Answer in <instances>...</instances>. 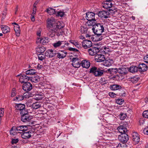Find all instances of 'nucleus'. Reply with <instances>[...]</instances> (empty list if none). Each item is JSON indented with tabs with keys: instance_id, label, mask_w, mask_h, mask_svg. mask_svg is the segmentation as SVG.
<instances>
[{
	"instance_id": "774afa93",
	"label": "nucleus",
	"mask_w": 148,
	"mask_h": 148,
	"mask_svg": "<svg viewBox=\"0 0 148 148\" xmlns=\"http://www.w3.org/2000/svg\"><path fill=\"white\" fill-rule=\"evenodd\" d=\"M122 145L120 143L117 146H116V148H122Z\"/></svg>"
},
{
	"instance_id": "2f4dec72",
	"label": "nucleus",
	"mask_w": 148,
	"mask_h": 148,
	"mask_svg": "<svg viewBox=\"0 0 148 148\" xmlns=\"http://www.w3.org/2000/svg\"><path fill=\"white\" fill-rule=\"evenodd\" d=\"M119 130H127L129 127L128 123L125 122L123 125H121L118 127Z\"/></svg>"
},
{
	"instance_id": "7ed1b4c3",
	"label": "nucleus",
	"mask_w": 148,
	"mask_h": 148,
	"mask_svg": "<svg viewBox=\"0 0 148 148\" xmlns=\"http://www.w3.org/2000/svg\"><path fill=\"white\" fill-rule=\"evenodd\" d=\"M121 133V134L119 136V139L121 142L125 143L127 142L129 139L128 135L126 134L127 130H123V131H120L118 130Z\"/></svg>"
},
{
	"instance_id": "aec40b11",
	"label": "nucleus",
	"mask_w": 148,
	"mask_h": 148,
	"mask_svg": "<svg viewBox=\"0 0 148 148\" xmlns=\"http://www.w3.org/2000/svg\"><path fill=\"white\" fill-rule=\"evenodd\" d=\"M128 69L124 67L118 68V73L120 74H125L128 72Z\"/></svg>"
},
{
	"instance_id": "b1692460",
	"label": "nucleus",
	"mask_w": 148,
	"mask_h": 148,
	"mask_svg": "<svg viewBox=\"0 0 148 148\" xmlns=\"http://www.w3.org/2000/svg\"><path fill=\"white\" fill-rule=\"evenodd\" d=\"M114 61L112 59L105 60V62L104 63V65L106 66H110L112 65Z\"/></svg>"
},
{
	"instance_id": "4be33fe9",
	"label": "nucleus",
	"mask_w": 148,
	"mask_h": 148,
	"mask_svg": "<svg viewBox=\"0 0 148 148\" xmlns=\"http://www.w3.org/2000/svg\"><path fill=\"white\" fill-rule=\"evenodd\" d=\"M49 32L47 33L48 36L52 37L54 36L56 34V30L55 29L49 28L48 29Z\"/></svg>"
},
{
	"instance_id": "9b49d317",
	"label": "nucleus",
	"mask_w": 148,
	"mask_h": 148,
	"mask_svg": "<svg viewBox=\"0 0 148 148\" xmlns=\"http://www.w3.org/2000/svg\"><path fill=\"white\" fill-rule=\"evenodd\" d=\"M105 60V57L103 55L98 54L95 56V61L96 62H101Z\"/></svg>"
},
{
	"instance_id": "5701e85b",
	"label": "nucleus",
	"mask_w": 148,
	"mask_h": 148,
	"mask_svg": "<svg viewBox=\"0 0 148 148\" xmlns=\"http://www.w3.org/2000/svg\"><path fill=\"white\" fill-rule=\"evenodd\" d=\"M1 29L4 34L7 33L9 32L10 30V29L8 27L4 25H1Z\"/></svg>"
},
{
	"instance_id": "58836bf2",
	"label": "nucleus",
	"mask_w": 148,
	"mask_h": 148,
	"mask_svg": "<svg viewBox=\"0 0 148 148\" xmlns=\"http://www.w3.org/2000/svg\"><path fill=\"white\" fill-rule=\"evenodd\" d=\"M24 99V97L22 95H18L14 99L16 101H22Z\"/></svg>"
},
{
	"instance_id": "9d476101",
	"label": "nucleus",
	"mask_w": 148,
	"mask_h": 148,
	"mask_svg": "<svg viewBox=\"0 0 148 148\" xmlns=\"http://www.w3.org/2000/svg\"><path fill=\"white\" fill-rule=\"evenodd\" d=\"M138 69L140 72H145L147 71L148 68V65L143 63L140 64L138 65Z\"/></svg>"
},
{
	"instance_id": "2eb2a0df",
	"label": "nucleus",
	"mask_w": 148,
	"mask_h": 148,
	"mask_svg": "<svg viewBox=\"0 0 148 148\" xmlns=\"http://www.w3.org/2000/svg\"><path fill=\"white\" fill-rule=\"evenodd\" d=\"M30 78V77H29L24 74H21L19 77V81L21 83H24L28 81Z\"/></svg>"
},
{
	"instance_id": "3c124183",
	"label": "nucleus",
	"mask_w": 148,
	"mask_h": 148,
	"mask_svg": "<svg viewBox=\"0 0 148 148\" xmlns=\"http://www.w3.org/2000/svg\"><path fill=\"white\" fill-rule=\"evenodd\" d=\"M16 91L15 88H13L12 90L11 96L12 97H14L16 95Z\"/></svg>"
},
{
	"instance_id": "338daca9",
	"label": "nucleus",
	"mask_w": 148,
	"mask_h": 148,
	"mask_svg": "<svg viewBox=\"0 0 148 148\" xmlns=\"http://www.w3.org/2000/svg\"><path fill=\"white\" fill-rule=\"evenodd\" d=\"M143 132L145 134L148 135V130H143Z\"/></svg>"
},
{
	"instance_id": "6ab92c4d",
	"label": "nucleus",
	"mask_w": 148,
	"mask_h": 148,
	"mask_svg": "<svg viewBox=\"0 0 148 148\" xmlns=\"http://www.w3.org/2000/svg\"><path fill=\"white\" fill-rule=\"evenodd\" d=\"M81 64L83 68L88 69L90 66V62L88 60H83L82 61Z\"/></svg>"
},
{
	"instance_id": "f8f14e48",
	"label": "nucleus",
	"mask_w": 148,
	"mask_h": 148,
	"mask_svg": "<svg viewBox=\"0 0 148 148\" xmlns=\"http://www.w3.org/2000/svg\"><path fill=\"white\" fill-rule=\"evenodd\" d=\"M56 28L54 29L56 30V34L57 36H59L64 34V33L62 29L63 26L62 25V24L59 26H57Z\"/></svg>"
},
{
	"instance_id": "a211bd4d",
	"label": "nucleus",
	"mask_w": 148,
	"mask_h": 148,
	"mask_svg": "<svg viewBox=\"0 0 148 148\" xmlns=\"http://www.w3.org/2000/svg\"><path fill=\"white\" fill-rule=\"evenodd\" d=\"M67 54V52L64 51H59L57 53H56V54H57V57L59 58H63L66 56Z\"/></svg>"
},
{
	"instance_id": "5fc2aeb1",
	"label": "nucleus",
	"mask_w": 148,
	"mask_h": 148,
	"mask_svg": "<svg viewBox=\"0 0 148 148\" xmlns=\"http://www.w3.org/2000/svg\"><path fill=\"white\" fill-rule=\"evenodd\" d=\"M109 95L112 97H116V94L113 92H110L109 94Z\"/></svg>"
},
{
	"instance_id": "79ce46f5",
	"label": "nucleus",
	"mask_w": 148,
	"mask_h": 148,
	"mask_svg": "<svg viewBox=\"0 0 148 148\" xmlns=\"http://www.w3.org/2000/svg\"><path fill=\"white\" fill-rule=\"evenodd\" d=\"M20 114L21 115H25L28 114V112L27 110L25 109V108L19 111Z\"/></svg>"
},
{
	"instance_id": "0eeeda50",
	"label": "nucleus",
	"mask_w": 148,
	"mask_h": 148,
	"mask_svg": "<svg viewBox=\"0 0 148 148\" xmlns=\"http://www.w3.org/2000/svg\"><path fill=\"white\" fill-rule=\"evenodd\" d=\"M32 116H30L29 114H26L21 116V120L25 123H27L29 122H32Z\"/></svg>"
},
{
	"instance_id": "423d86ee",
	"label": "nucleus",
	"mask_w": 148,
	"mask_h": 148,
	"mask_svg": "<svg viewBox=\"0 0 148 148\" xmlns=\"http://www.w3.org/2000/svg\"><path fill=\"white\" fill-rule=\"evenodd\" d=\"M72 64L75 68H79L81 65V63L77 58H73L72 60Z\"/></svg>"
},
{
	"instance_id": "4c0bfd02",
	"label": "nucleus",
	"mask_w": 148,
	"mask_h": 148,
	"mask_svg": "<svg viewBox=\"0 0 148 148\" xmlns=\"http://www.w3.org/2000/svg\"><path fill=\"white\" fill-rule=\"evenodd\" d=\"M38 59L39 60L42 61L46 58L45 55L43 54L40 53L38 55Z\"/></svg>"
},
{
	"instance_id": "de8ad7c7",
	"label": "nucleus",
	"mask_w": 148,
	"mask_h": 148,
	"mask_svg": "<svg viewBox=\"0 0 148 148\" xmlns=\"http://www.w3.org/2000/svg\"><path fill=\"white\" fill-rule=\"evenodd\" d=\"M42 96L38 94L36 95L35 97V99L37 100H40L42 99Z\"/></svg>"
},
{
	"instance_id": "4468645a",
	"label": "nucleus",
	"mask_w": 148,
	"mask_h": 148,
	"mask_svg": "<svg viewBox=\"0 0 148 148\" xmlns=\"http://www.w3.org/2000/svg\"><path fill=\"white\" fill-rule=\"evenodd\" d=\"M82 45L84 49H87L92 46V43L90 40H85L82 42Z\"/></svg>"
},
{
	"instance_id": "4d7b16f0",
	"label": "nucleus",
	"mask_w": 148,
	"mask_h": 148,
	"mask_svg": "<svg viewBox=\"0 0 148 148\" xmlns=\"http://www.w3.org/2000/svg\"><path fill=\"white\" fill-rule=\"evenodd\" d=\"M69 49L70 51H72L75 52H77L78 51V50L72 47H70L69 48Z\"/></svg>"
},
{
	"instance_id": "f3484780",
	"label": "nucleus",
	"mask_w": 148,
	"mask_h": 148,
	"mask_svg": "<svg viewBox=\"0 0 148 148\" xmlns=\"http://www.w3.org/2000/svg\"><path fill=\"white\" fill-rule=\"evenodd\" d=\"M95 14L92 12H88L86 13V18L88 21L93 20L95 18Z\"/></svg>"
},
{
	"instance_id": "09e8293b",
	"label": "nucleus",
	"mask_w": 148,
	"mask_h": 148,
	"mask_svg": "<svg viewBox=\"0 0 148 148\" xmlns=\"http://www.w3.org/2000/svg\"><path fill=\"white\" fill-rule=\"evenodd\" d=\"M108 71L111 72H112L115 73H118V68H115V69H109L108 70Z\"/></svg>"
},
{
	"instance_id": "1a4fd4ad",
	"label": "nucleus",
	"mask_w": 148,
	"mask_h": 148,
	"mask_svg": "<svg viewBox=\"0 0 148 148\" xmlns=\"http://www.w3.org/2000/svg\"><path fill=\"white\" fill-rule=\"evenodd\" d=\"M98 16L102 18H107L109 17V13L107 11H99L98 13Z\"/></svg>"
},
{
	"instance_id": "49530a36",
	"label": "nucleus",
	"mask_w": 148,
	"mask_h": 148,
	"mask_svg": "<svg viewBox=\"0 0 148 148\" xmlns=\"http://www.w3.org/2000/svg\"><path fill=\"white\" fill-rule=\"evenodd\" d=\"M40 107L39 104L34 103L32 105V107L34 109H36L39 108Z\"/></svg>"
},
{
	"instance_id": "393cba45",
	"label": "nucleus",
	"mask_w": 148,
	"mask_h": 148,
	"mask_svg": "<svg viewBox=\"0 0 148 148\" xmlns=\"http://www.w3.org/2000/svg\"><path fill=\"white\" fill-rule=\"evenodd\" d=\"M87 24L88 26H92V27H95V26L97 24L95 19L93 20L88 21Z\"/></svg>"
},
{
	"instance_id": "37998d69",
	"label": "nucleus",
	"mask_w": 148,
	"mask_h": 148,
	"mask_svg": "<svg viewBox=\"0 0 148 148\" xmlns=\"http://www.w3.org/2000/svg\"><path fill=\"white\" fill-rule=\"evenodd\" d=\"M120 119L121 120L125 119L127 117V115L125 113H121L119 115Z\"/></svg>"
},
{
	"instance_id": "13d9d810",
	"label": "nucleus",
	"mask_w": 148,
	"mask_h": 148,
	"mask_svg": "<svg viewBox=\"0 0 148 148\" xmlns=\"http://www.w3.org/2000/svg\"><path fill=\"white\" fill-rule=\"evenodd\" d=\"M144 62L147 63H148V55H147L144 58Z\"/></svg>"
},
{
	"instance_id": "e433bc0d",
	"label": "nucleus",
	"mask_w": 148,
	"mask_h": 148,
	"mask_svg": "<svg viewBox=\"0 0 148 148\" xmlns=\"http://www.w3.org/2000/svg\"><path fill=\"white\" fill-rule=\"evenodd\" d=\"M64 42V41H58L56 42L53 43V45L54 47L56 48L59 47Z\"/></svg>"
},
{
	"instance_id": "c756f323",
	"label": "nucleus",
	"mask_w": 148,
	"mask_h": 148,
	"mask_svg": "<svg viewBox=\"0 0 148 148\" xmlns=\"http://www.w3.org/2000/svg\"><path fill=\"white\" fill-rule=\"evenodd\" d=\"M45 50V48L43 46H39L36 48V52L39 53H43Z\"/></svg>"
},
{
	"instance_id": "603ef678",
	"label": "nucleus",
	"mask_w": 148,
	"mask_h": 148,
	"mask_svg": "<svg viewBox=\"0 0 148 148\" xmlns=\"http://www.w3.org/2000/svg\"><path fill=\"white\" fill-rule=\"evenodd\" d=\"M81 30L82 33H85L87 32V29L86 27H83L81 28Z\"/></svg>"
},
{
	"instance_id": "72a5a7b5",
	"label": "nucleus",
	"mask_w": 148,
	"mask_h": 148,
	"mask_svg": "<svg viewBox=\"0 0 148 148\" xmlns=\"http://www.w3.org/2000/svg\"><path fill=\"white\" fill-rule=\"evenodd\" d=\"M129 81H131L133 83L137 82L138 80V78L137 76H135L129 78Z\"/></svg>"
},
{
	"instance_id": "dca6fc26",
	"label": "nucleus",
	"mask_w": 148,
	"mask_h": 148,
	"mask_svg": "<svg viewBox=\"0 0 148 148\" xmlns=\"http://www.w3.org/2000/svg\"><path fill=\"white\" fill-rule=\"evenodd\" d=\"M99 51V49L96 47L90 48L88 50L89 54L91 56L95 55Z\"/></svg>"
},
{
	"instance_id": "0e129e2a",
	"label": "nucleus",
	"mask_w": 148,
	"mask_h": 148,
	"mask_svg": "<svg viewBox=\"0 0 148 148\" xmlns=\"http://www.w3.org/2000/svg\"><path fill=\"white\" fill-rule=\"evenodd\" d=\"M113 8L110 9L108 10L111 13H114L115 11H116V10H113Z\"/></svg>"
},
{
	"instance_id": "20e7f679",
	"label": "nucleus",
	"mask_w": 148,
	"mask_h": 148,
	"mask_svg": "<svg viewBox=\"0 0 148 148\" xmlns=\"http://www.w3.org/2000/svg\"><path fill=\"white\" fill-rule=\"evenodd\" d=\"M90 73H93L95 76L100 77L103 74V71L97 67H93L90 68Z\"/></svg>"
},
{
	"instance_id": "ea45409f",
	"label": "nucleus",
	"mask_w": 148,
	"mask_h": 148,
	"mask_svg": "<svg viewBox=\"0 0 148 148\" xmlns=\"http://www.w3.org/2000/svg\"><path fill=\"white\" fill-rule=\"evenodd\" d=\"M24 127L26 128L27 127L25 125H21L20 126H16L13 127L10 130H20L23 128Z\"/></svg>"
},
{
	"instance_id": "7c9ffc66",
	"label": "nucleus",
	"mask_w": 148,
	"mask_h": 148,
	"mask_svg": "<svg viewBox=\"0 0 148 148\" xmlns=\"http://www.w3.org/2000/svg\"><path fill=\"white\" fill-rule=\"evenodd\" d=\"M14 24L15 25L14 27V30L17 34H19L20 32V29L19 26L16 23H14Z\"/></svg>"
},
{
	"instance_id": "f03ea898",
	"label": "nucleus",
	"mask_w": 148,
	"mask_h": 148,
	"mask_svg": "<svg viewBox=\"0 0 148 148\" xmlns=\"http://www.w3.org/2000/svg\"><path fill=\"white\" fill-rule=\"evenodd\" d=\"M93 32L97 36H100L103 32L104 28L102 24L97 23L95 27L92 28Z\"/></svg>"
},
{
	"instance_id": "6e6552de",
	"label": "nucleus",
	"mask_w": 148,
	"mask_h": 148,
	"mask_svg": "<svg viewBox=\"0 0 148 148\" xmlns=\"http://www.w3.org/2000/svg\"><path fill=\"white\" fill-rule=\"evenodd\" d=\"M132 135L134 144H138L140 140L138 134L136 132H134L132 133Z\"/></svg>"
},
{
	"instance_id": "bf43d9fd",
	"label": "nucleus",
	"mask_w": 148,
	"mask_h": 148,
	"mask_svg": "<svg viewBox=\"0 0 148 148\" xmlns=\"http://www.w3.org/2000/svg\"><path fill=\"white\" fill-rule=\"evenodd\" d=\"M14 131H16V130H10V134L11 135H16V132H14Z\"/></svg>"
},
{
	"instance_id": "473e14b6",
	"label": "nucleus",
	"mask_w": 148,
	"mask_h": 148,
	"mask_svg": "<svg viewBox=\"0 0 148 148\" xmlns=\"http://www.w3.org/2000/svg\"><path fill=\"white\" fill-rule=\"evenodd\" d=\"M24 73L26 75H32L35 74L36 73V71L35 70L30 69L27 70Z\"/></svg>"
},
{
	"instance_id": "e2e57ef3",
	"label": "nucleus",
	"mask_w": 148,
	"mask_h": 148,
	"mask_svg": "<svg viewBox=\"0 0 148 148\" xmlns=\"http://www.w3.org/2000/svg\"><path fill=\"white\" fill-rule=\"evenodd\" d=\"M74 45L77 48H79L80 47V45L79 44L78 42H75Z\"/></svg>"
},
{
	"instance_id": "8fccbe9b",
	"label": "nucleus",
	"mask_w": 148,
	"mask_h": 148,
	"mask_svg": "<svg viewBox=\"0 0 148 148\" xmlns=\"http://www.w3.org/2000/svg\"><path fill=\"white\" fill-rule=\"evenodd\" d=\"M143 116L145 118H148V110L144 111L143 112Z\"/></svg>"
},
{
	"instance_id": "bb28decb",
	"label": "nucleus",
	"mask_w": 148,
	"mask_h": 148,
	"mask_svg": "<svg viewBox=\"0 0 148 148\" xmlns=\"http://www.w3.org/2000/svg\"><path fill=\"white\" fill-rule=\"evenodd\" d=\"M138 70V66H132L128 69L129 71L132 73L137 72Z\"/></svg>"
},
{
	"instance_id": "69168bd1",
	"label": "nucleus",
	"mask_w": 148,
	"mask_h": 148,
	"mask_svg": "<svg viewBox=\"0 0 148 148\" xmlns=\"http://www.w3.org/2000/svg\"><path fill=\"white\" fill-rule=\"evenodd\" d=\"M43 67L42 65L38 64L37 66V68L38 69H40Z\"/></svg>"
},
{
	"instance_id": "a18cd8bd",
	"label": "nucleus",
	"mask_w": 148,
	"mask_h": 148,
	"mask_svg": "<svg viewBox=\"0 0 148 148\" xmlns=\"http://www.w3.org/2000/svg\"><path fill=\"white\" fill-rule=\"evenodd\" d=\"M56 15L58 16L62 17L64 15V12L60 11L59 12H57L56 13Z\"/></svg>"
},
{
	"instance_id": "a878e982",
	"label": "nucleus",
	"mask_w": 148,
	"mask_h": 148,
	"mask_svg": "<svg viewBox=\"0 0 148 148\" xmlns=\"http://www.w3.org/2000/svg\"><path fill=\"white\" fill-rule=\"evenodd\" d=\"M29 80L32 82L36 83L39 81L40 78L38 76L36 75L32 77H30Z\"/></svg>"
},
{
	"instance_id": "f257e3e1",
	"label": "nucleus",
	"mask_w": 148,
	"mask_h": 148,
	"mask_svg": "<svg viewBox=\"0 0 148 148\" xmlns=\"http://www.w3.org/2000/svg\"><path fill=\"white\" fill-rule=\"evenodd\" d=\"M47 23L48 29L52 28L53 29L56 28L57 26L61 24L60 22L57 21L56 20L53 18H48L47 20Z\"/></svg>"
},
{
	"instance_id": "a19ab883",
	"label": "nucleus",
	"mask_w": 148,
	"mask_h": 148,
	"mask_svg": "<svg viewBox=\"0 0 148 148\" xmlns=\"http://www.w3.org/2000/svg\"><path fill=\"white\" fill-rule=\"evenodd\" d=\"M38 40L40 41V43L43 45L45 44L47 41V40H46V38H38Z\"/></svg>"
},
{
	"instance_id": "c03bdc74",
	"label": "nucleus",
	"mask_w": 148,
	"mask_h": 148,
	"mask_svg": "<svg viewBox=\"0 0 148 148\" xmlns=\"http://www.w3.org/2000/svg\"><path fill=\"white\" fill-rule=\"evenodd\" d=\"M124 102V101L122 99H117L116 100V103L120 105L122 104Z\"/></svg>"
},
{
	"instance_id": "c9c22d12",
	"label": "nucleus",
	"mask_w": 148,
	"mask_h": 148,
	"mask_svg": "<svg viewBox=\"0 0 148 148\" xmlns=\"http://www.w3.org/2000/svg\"><path fill=\"white\" fill-rule=\"evenodd\" d=\"M47 12L50 15L56 14L55 9L51 8H49L47 9Z\"/></svg>"
},
{
	"instance_id": "052dcab7",
	"label": "nucleus",
	"mask_w": 148,
	"mask_h": 148,
	"mask_svg": "<svg viewBox=\"0 0 148 148\" xmlns=\"http://www.w3.org/2000/svg\"><path fill=\"white\" fill-rule=\"evenodd\" d=\"M41 29H39L37 31V34L38 36H40V34H41Z\"/></svg>"
},
{
	"instance_id": "680f3d73",
	"label": "nucleus",
	"mask_w": 148,
	"mask_h": 148,
	"mask_svg": "<svg viewBox=\"0 0 148 148\" xmlns=\"http://www.w3.org/2000/svg\"><path fill=\"white\" fill-rule=\"evenodd\" d=\"M23 96L24 97V98H28L29 97V95L27 93H25L24 94Z\"/></svg>"
},
{
	"instance_id": "c85d7f7f",
	"label": "nucleus",
	"mask_w": 148,
	"mask_h": 148,
	"mask_svg": "<svg viewBox=\"0 0 148 148\" xmlns=\"http://www.w3.org/2000/svg\"><path fill=\"white\" fill-rule=\"evenodd\" d=\"M110 89L112 90H116L121 88V86L118 84H113L110 86Z\"/></svg>"
},
{
	"instance_id": "f704fd0d",
	"label": "nucleus",
	"mask_w": 148,
	"mask_h": 148,
	"mask_svg": "<svg viewBox=\"0 0 148 148\" xmlns=\"http://www.w3.org/2000/svg\"><path fill=\"white\" fill-rule=\"evenodd\" d=\"M25 108V106L24 104H22L21 103H20L18 104L16 106V108L17 110H19V111H20L21 110H22L24 108Z\"/></svg>"
},
{
	"instance_id": "864d4df0",
	"label": "nucleus",
	"mask_w": 148,
	"mask_h": 148,
	"mask_svg": "<svg viewBox=\"0 0 148 148\" xmlns=\"http://www.w3.org/2000/svg\"><path fill=\"white\" fill-rule=\"evenodd\" d=\"M4 111V110L3 108H1L0 109V117H2L3 116Z\"/></svg>"
},
{
	"instance_id": "412c9836",
	"label": "nucleus",
	"mask_w": 148,
	"mask_h": 148,
	"mask_svg": "<svg viewBox=\"0 0 148 148\" xmlns=\"http://www.w3.org/2000/svg\"><path fill=\"white\" fill-rule=\"evenodd\" d=\"M32 134L29 131L25 132L21 134V137L23 138H28L31 137Z\"/></svg>"
},
{
	"instance_id": "39448f33",
	"label": "nucleus",
	"mask_w": 148,
	"mask_h": 148,
	"mask_svg": "<svg viewBox=\"0 0 148 148\" xmlns=\"http://www.w3.org/2000/svg\"><path fill=\"white\" fill-rule=\"evenodd\" d=\"M32 86L30 83L25 82L23 84L22 88L25 91L28 92L32 89Z\"/></svg>"
},
{
	"instance_id": "ddd939ff",
	"label": "nucleus",
	"mask_w": 148,
	"mask_h": 148,
	"mask_svg": "<svg viewBox=\"0 0 148 148\" xmlns=\"http://www.w3.org/2000/svg\"><path fill=\"white\" fill-rule=\"evenodd\" d=\"M45 55L46 57L51 58L55 56L56 55V53L55 51H53V50L51 49L46 51L45 53Z\"/></svg>"
},
{
	"instance_id": "cd10ccee",
	"label": "nucleus",
	"mask_w": 148,
	"mask_h": 148,
	"mask_svg": "<svg viewBox=\"0 0 148 148\" xmlns=\"http://www.w3.org/2000/svg\"><path fill=\"white\" fill-rule=\"evenodd\" d=\"M112 5V3L111 1H106L103 6L104 8L108 9L111 8Z\"/></svg>"
},
{
	"instance_id": "6e6d98bb",
	"label": "nucleus",
	"mask_w": 148,
	"mask_h": 148,
	"mask_svg": "<svg viewBox=\"0 0 148 148\" xmlns=\"http://www.w3.org/2000/svg\"><path fill=\"white\" fill-rule=\"evenodd\" d=\"M18 141V139H13L12 140L11 143L12 144H16Z\"/></svg>"
}]
</instances>
